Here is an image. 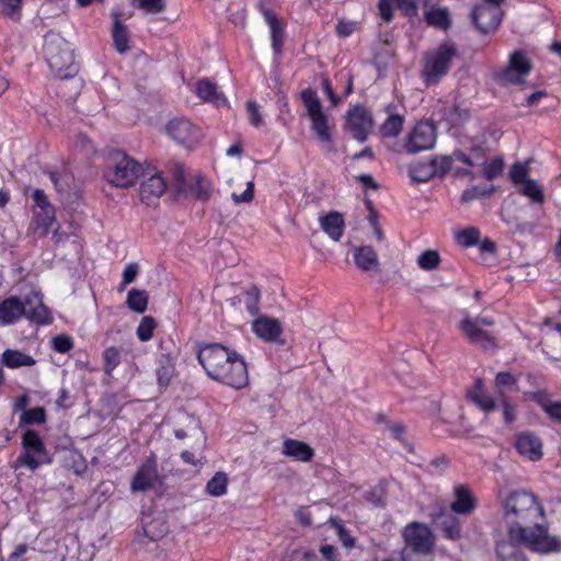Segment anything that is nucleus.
<instances>
[{"label":"nucleus","mask_w":561,"mask_h":561,"mask_svg":"<svg viewBox=\"0 0 561 561\" xmlns=\"http://www.w3.org/2000/svg\"><path fill=\"white\" fill-rule=\"evenodd\" d=\"M502 508L510 539L523 542L527 549L540 554L561 551V541L549 535L543 524L545 508L533 492H511L503 501Z\"/></svg>","instance_id":"1"},{"label":"nucleus","mask_w":561,"mask_h":561,"mask_svg":"<svg viewBox=\"0 0 561 561\" xmlns=\"http://www.w3.org/2000/svg\"><path fill=\"white\" fill-rule=\"evenodd\" d=\"M21 317L39 324L49 322L50 313L44 305L41 294L31 293L23 300L16 296H11L0 304L1 324H12Z\"/></svg>","instance_id":"2"},{"label":"nucleus","mask_w":561,"mask_h":561,"mask_svg":"<svg viewBox=\"0 0 561 561\" xmlns=\"http://www.w3.org/2000/svg\"><path fill=\"white\" fill-rule=\"evenodd\" d=\"M44 54L56 77L70 79L78 73L79 67L75 61L73 49L59 34L48 32L45 35Z\"/></svg>","instance_id":"3"},{"label":"nucleus","mask_w":561,"mask_h":561,"mask_svg":"<svg viewBox=\"0 0 561 561\" xmlns=\"http://www.w3.org/2000/svg\"><path fill=\"white\" fill-rule=\"evenodd\" d=\"M144 172V167L138 161L123 151L115 150L108 157L105 176L111 184L127 187L133 185Z\"/></svg>","instance_id":"4"},{"label":"nucleus","mask_w":561,"mask_h":561,"mask_svg":"<svg viewBox=\"0 0 561 561\" xmlns=\"http://www.w3.org/2000/svg\"><path fill=\"white\" fill-rule=\"evenodd\" d=\"M172 185L180 195L194 196L203 202L210 197L209 182L199 173L190 174L179 161H172L169 165Z\"/></svg>","instance_id":"5"},{"label":"nucleus","mask_w":561,"mask_h":561,"mask_svg":"<svg viewBox=\"0 0 561 561\" xmlns=\"http://www.w3.org/2000/svg\"><path fill=\"white\" fill-rule=\"evenodd\" d=\"M456 56L457 48L450 43H443L436 50L427 54L422 71L426 85L436 84L448 72Z\"/></svg>","instance_id":"6"},{"label":"nucleus","mask_w":561,"mask_h":561,"mask_svg":"<svg viewBox=\"0 0 561 561\" xmlns=\"http://www.w3.org/2000/svg\"><path fill=\"white\" fill-rule=\"evenodd\" d=\"M24 453L16 459V466L27 467L35 471L42 465H49L53 458L48 455L45 444L34 430H25L22 435Z\"/></svg>","instance_id":"7"},{"label":"nucleus","mask_w":561,"mask_h":561,"mask_svg":"<svg viewBox=\"0 0 561 561\" xmlns=\"http://www.w3.org/2000/svg\"><path fill=\"white\" fill-rule=\"evenodd\" d=\"M301 100L307 108V114L311 121V128L321 142H331L332 133L329 115L323 111L321 101L317 92L307 88L301 92Z\"/></svg>","instance_id":"8"},{"label":"nucleus","mask_w":561,"mask_h":561,"mask_svg":"<svg viewBox=\"0 0 561 561\" xmlns=\"http://www.w3.org/2000/svg\"><path fill=\"white\" fill-rule=\"evenodd\" d=\"M408 552L424 557L431 556L434 550V536L431 529L423 523L413 522L407 525L402 531Z\"/></svg>","instance_id":"9"},{"label":"nucleus","mask_w":561,"mask_h":561,"mask_svg":"<svg viewBox=\"0 0 561 561\" xmlns=\"http://www.w3.org/2000/svg\"><path fill=\"white\" fill-rule=\"evenodd\" d=\"M238 354L236 351H230L218 343L207 344L202 347L197 353V359L205 369L209 378H214L217 373L227 364L228 359H232Z\"/></svg>","instance_id":"10"},{"label":"nucleus","mask_w":561,"mask_h":561,"mask_svg":"<svg viewBox=\"0 0 561 561\" xmlns=\"http://www.w3.org/2000/svg\"><path fill=\"white\" fill-rule=\"evenodd\" d=\"M232 356L234 357L228 359L213 379L231 388L241 389L249 382L248 367L239 354H232Z\"/></svg>","instance_id":"11"},{"label":"nucleus","mask_w":561,"mask_h":561,"mask_svg":"<svg viewBox=\"0 0 561 561\" xmlns=\"http://www.w3.org/2000/svg\"><path fill=\"white\" fill-rule=\"evenodd\" d=\"M345 118L353 137L359 142L366 141L374 126L371 112L362 105H355L346 113Z\"/></svg>","instance_id":"12"},{"label":"nucleus","mask_w":561,"mask_h":561,"mask_svg":"<svg viewBox=\"0 0 561 561\" xmlns=\"http://www.w3.org/2000/svg\"><path fill=\"white\" fill-rule=\"evenodd\" d=\"M260 12L263 14L266 24L270 27L271 45L274 53V58L278 60L283 54L286 31L285 22L280 20L277 14L265 7L264 1L260 0L257 3Z\"/></svg>","instance_id":"13"},{"label":"nucleus","mask_w":561,"mask_h":561,"mask_svg":"<svg viewBox=\"0 0 561 561\" xmlns=\"http://www.w3.org/2000/svg\"><path fill=\"white\" fill-rule=\"evenodd\" d=\"M503 18V12L497 5L480 3L471 12V20L476 28L482 34L495 31Z\"/></svg>","instance_id":"14"},{"label":"nucleus","mask_w":561,"mask_h":561,"mask_svg":"<svg viewBox=\"0 0 561 561\" xmlns=\"http://www.w3.org/2000/svg\"><path fill=\"white\" fill-rule=\"evenodd\" d=\"M430 516L432 523L440 528L446 539L456 541L461 538L460 520L445 505L436 504L432 508Z\"/></svg>","instance_id":"15"},{"label":"nucleus","mask_w":561,"mask_h":561,"mask_svg":"<svg viewBox=\"0 0 561 561\" xmlns=\"http://www.w3.org/2000/svg\"><path fill=\"white\" fill-rule=\"evenodd\" d=\"M167 130L175 141L190 149L195 147L202 138L201 130L184 118L171 119Z\"/></svg>","instance_id":"16"},{"label":"nucleus","mask_w":561,"mask_h":561,"mask_svg":"<svg viewBox=\"0 0 561 561\" xmlns=\"http://www.w3.org/2000/svg\"><path fill=\"white\" fill-rule=\"evenodd\" d=\"M531 70V62L523 51H515L511 55L507 66L499 76L503 84H516L524 82V77Z\"/></svg>","instance_id":"17"},{"label":"nucleus","mask_w":561,"mask_h":561,"mask_svg":"<svg viewBox=\"0 0 561 561\" xmlns=\"http://www.w3.org/2000/svg\"><path fill=\"white\" fill-rule=\"evenodd\" d=\"M436 141V127L431 122L417 124L410 134L409 141L405 145L409 153H416L434 147Z\"/></svg>","instance_id":"18"},{"label":"nucleus","mask_w":561,"mask_h":561,"mask_svg":"<svg viewBox=\"0 0 561 561\" xmlns=\"http://www.w3.org/2000/svg\"><path fill=\"white\" fill-rule=\"evenodd\" d=\"M459 329L471 344L483 350L496 348L495 337L490 332L478 327L477 322H473V319L468 313L459 322Z\"/></svg>","instance_id":"19"},{"label":"nucleus","mask_w":561,"mask_h":561,"mask_svg":"<svg viewBox=\"0 0 561 561\" xmlns=\"http://www.w3.org/2000/svg\"><path fill=\"white\" fill-rule=\"evenodd\" d=\"M252 330L265 342H276L285 345V341L280 339L282 324L277 319L261 316L252 322Z\"/></svg>","instance_id":"20"},{"label":"nucleus","mask_w":561,"mask_h":561,"mask_svg":"<svg viewBox=\"0 0 561 561\" xmlns=\"http://www.w3.org/2000/svg\"><path fill=\"white\" fill-rule=\"evenodd\" d=\"M515 447L517 451L531 461H538L542 458V442L538 435L533 432H522L516 436Z\"/></svg>","instance_id":"21"},{"label":"nucleus","mask_w":561,"mask_h":561,"mask_svg":"<svg viewBox=\"0 0 561 561\" xmlns=\"http://www.w3.org/2000/svg\"><path fill=\"white\" fill-rule=\"evenodd\" d=\"M355 265L363 272H379L380 263L377 252L370 245H360L354 248L353 252Z\"/></svg>","instance_id":"22"},{"label":"nucleus","mask_w":561,"mask_h":561,"mask_svg":"<svg viewBox=\"0 0 561 561\" xmlns=\"http://www.w3.org/2000/svg\"><path fill=\"white\" fill-rule=\"evenodd\" d=\"M466 397L484 413H490L496 409L494 400L485 391L483 381L480 378L476 379L473 386L467 389Z\"/></svg>","instance_id":"23"},{"label":"nucleus","mask_w":561,"mask_h":561,"mask_svg":"<svg viewBox=\"0 0 561 561\" xmlns=\"http://www.w3.org/2000/svg\"><path fill=\"white\" fill-rule=\"evenodd\" d=\"M165 188V180L161 175L152 174L140 184V199L147 205H150L164 193Z\"/></svg>","instance_id":"24"},{"label":"nucleus","mask_w":561,"mask_h":561,"mask_svg":"<svg viewBox=\"0 0 561 561\" xmlns=\"http://www.w3.org/2000/svg\"><path fill=\"white\" fill-rule=\"evenodd\" d=\"M391 2H396L398 9L408 18L417 15L416 0H379V14L383 21L390 22L393 18Z\"/></svg>","instance_id":"25"},{"label":"nucleus","mask_w":561,"mask_h":561,"mask_svg":"<svg viewBox=\"0 0 561 561\" xmlns=\"http://www.w3.org/2000/svg\"><path fill=\"white\" fill-rule=\"evenodd\" d=\"M283 455L296 461L309 462L314 457V450L305 442L286 438L283 442Z\"/></svg>","instance_id":"26"},{"label":"nucleus","mask_w":561,"mask_h":561,"mask_svg":"<svg viewBox=\"0 0 561 561\" xmlns=\"http://www.w3.org/2000/svg\"><path fill=\"white\" fill-rule=\"evenodd\" d=\"M321 229L333 240L340 241L344 233V218L339 211H330L319 218Z\"/></svg>","instance_id":"27"},{"label":"nucleus","mask_w":561,"mask_h":561,"mask_svg":"<svg viewBox=\"0 0 561 561\" xmlns=\"http://www.w3.org/2000/svg\"><path fill=\"white\" fill-rule=\"evenodd\" d=\"M456 501L450 504V512L456 514H470L477 506V501L466 485L455 488Z\"/></svg>","instance_id":"28"},{"label":"nucleus","mask_w":561,"mask_h":561,"mask_svg":"<svg viewBox=\"0 0 561 561\" xmlns=\"http://www.w3.org/2000/svg\"><path fill=\"white\" fill-rule=\"evenodd\" d=\"M196 93L203 101L210 102L216 106H220L227 103L224 94L218 91L216 83L210 81L208 78H203L197 81Z\"/></svg>","instance_id":"29"},{"label":"nucleus","mask_w":561,"mask_h":561,"mask_svg":"<svg viewBox=\"0 0 561 561\" xmlns=\"http://www.w3.org/2000/svg\"><path fill=\"white\" fill-rule=\"evenodd\" d=\"M424 20L430 26L447 31L451 26V18L446 7H428L424 13Z\"/></svg>","instance_id":"30"},{"label":"nucleus","mask_w":561,"mask_h":561,"mask_svg":"<svg viewBox=\"0 0 561 561\" xmlns=\"http://www.w3.org/2000/svg\"><path fill=\"white\" fill-rule=\"evenodd\" d=\"M111 15L114 20L112 30L114 46L118 53L124 54L129 49V35L127 26L119 20V12L113 11Z\"/></svg>","instance_id":"31"},{"label":"nucleus","mask_w":561,"mask_h":561,"mask_svg":"<svg viewBox=\"0 0 561 561\" xmlns=\"http://www.w3.org/2000/svg\"><path fill=\"white\" fill-rule=\"evenodd\" d=\"M528 397L541 407L551 421L561 423V401L550 400L548 394L542 391L530 392Z\"/></svg>","instance_id":"32"},{"label":"nucleus","mask_w":561,"mask_h":561,"mask_svg":"<svg viewBox=\"0 0 561 561\" xmlns=\"http://www.w3.org/2000/svg\"><path fill=\"white\" fill-rule=\"evenodd\" d=\"M520 546L524 543L508 538L496 545V554L501 561H527Z\"/></svg>","instance_id":"33"},{"label":"nucleus","mask_w":561,"mask_h":561,"mask_svg":"<svg viewBox=\"0 0 561 561\" xmlns=\"http://www.w3.org/2000/svg\"><path fill=\"white\" fill-rule=\"evenodd\" d=\"M157 477L156 466L153 463H146L141 466L131 481L133 491H146L150 489Z\"/></svg>","instance_id":"34"},{"label":"nucleus","mask_w":561,"mask_h":561,"mask_svg":"<svg viewBox=\"0 0 561 561\" xmlns=\"http://www.w3.org/2000/svg\"><path fill=\"white\" fill-rule=\"evenodd\" d=\"M190 422L193 425L190 431L184 428H176L174 431V436L179 439H183L188 436L194 437V444L192 445V448L195 450H203L206 446V437L201 431L199 421L192 417L190 419Z\"/></svg>","instance_id":"35"},{"label":"nucleus","mask_w":561,"mask_h":561,"mask_svg":"<svg viewBox=\"0 0 561 561\" xmlns=\"http://www.w3.org/2000/svg\"><path fill=\"white\" fill-rule=\"evenodd\" d=\"M435 164L432 160L428 162H417L409 167V176L414 183H425L436 176Z\"/></svg>","instance_id":"36"},{"label":"nucleus","mask_w":561,"mask_h":561,"mask_svg":"<svg viewBox=\"0 0 561 561\" xmlns=\"http://www.w3.org/2000/svg\"><path fill=\"white\" fill-rule=\"evenodd\" d=\"M2 362L9 368H19L22 366H33L35 359L16 350H5L2 354Z\"/></svg>","instance_id":"37"},{"label":"nucleus","mask_w":561,"mask_h":561,"mask_svg":"<svg viewBox=\"0 0 561 561\" xmlns=\"http://www.w3.org/2000/svg\"><path fill=\"white\" fill-rule=\"evenodd\" d=\"M174 374V358L170 354L161 355L157 368V380L160 386L167 387Z\"/></svg>","instance_id":"38"},{"label":"nucleus","mask_w":561,"mask_h":561,"mask_svg":"<svg viewBox=\"0 0 561 561\" xmlns=\"http://www.w3.org/2000/svg\"><path fill=\"white\" fill-rule=\"evenodd\" d=\"M126 304L130 310L137 313L146 311L148 306V294L146 290L133 288L127 295Z\"/></svg>","instance_id":"39"},{"label":"nucleus","mask_w":561,"mask_h":561,"mask_svg":"<svg viewBox=\"0 0 561 561\" xmlns=\"http://www.w3.org/2000/svg\"><path fill=\"white\" fill-rule=\"evenodd\" d=\"M55 219V209L39 210L34 216L35 232H37L39 237L46 236Z\"/></svg>","instance_id":"40"},{"label":"nucleus","mask_w":561,"mask_h":561,"mask_svg":"<svg viewBox=\"0 0 561 561\" xmlns=\"http://www.w3.org/2000/svg\"><path fill=\"white\" fill-rule=\"evenodd\" d=\"M444 118L450 126L455 127L465 123L469 118V111L459 104H454L444 108Z\"/></svg>","instance_id":"41"},{"label":"nucleus","mask_w":561,"mask_h":561,"mask_svg":"<svg viewBox=\"0 0 561 561\" xmlns=\"http://www.w3.org/2000/svg\"><path fill=\"white\" fill-rule=\"evenodd\" d=\"M403 117L400 115H390L380 126V134L385 138L397 137L403 127Z\"/></svg>","instance_id":"42"},{"label":"nucleus","mask_w":561,"mask_h":561,"mask_svg":"<svg viewBox=\"0 0 561 561\" xmlns=\"http://www.w3.org/2000/svg\"><path fill=\"white\" fill-rule=\"evenodd\" d=\"M227 474L219 471L207 482L206 490L213 496H221L227 492Z\"/></svg>","instance_id":"43"},{"label":"nucleus","mask_w":561,"mask_h":561,"mask_svg":"<svg viewBox=\"0 0 561 561\" xmlns=\"http://www.w3.org/2000/svg\"><path fill=\"white\" fill-rule=\"evenodd\" d=\"M520 194L531 198L535 203H543L545 195L542 186L535 180L529 179L522 184Z\"/></svg>","instance_id":"44"},{"label":"nucleus","mask_w":561,"mask_h":561,"mask_svg":"<svg viewBox=\"0 0 561 561\" xmlns=\"http://www.w3.org/2000/svg\"><path fill=\"white\" fill-rule=\"evenodd\" d=\"M440 261L438 251L426 250L419 255L417 265L424 271H433L438 267Z\"/></svg>","instance_id":"45"},{"label":"nucleus","mask_w":561,"mask_h":561,"mask_svg":"<svg viewBox=\"0 0 561 561\" xmlns=\"http://www.w3.org/2000/svg\"><path fill=\"white\" fill-rule=\"evenodd\" d=\"M456 240L463 248L473 247L480 242V231L476 227L462 229L456 234Z\"/></svg>","instance_id":"46"},{"label":"nucleus","mask_w":561,"mask_h":561,"mask_svg":"<svg viewBox=\"0 0 561 561\" xmlns=\"http://www.w3.org/2000/svg\"><path fill=\"white\" fill-rule=\"evenodd\" d=\"M46 421V411L44 408H33L30 410H24L20 417V425L27 424H43Z\"/></svg>","instance_id":"47"},{"label":"nucleus","mask_w":561,"mask_h":561,"mask_svg":"<svg viewBox=\"0 0 561 561\" xmlns=\"http://www.w3.org/2000/svg\"><path fill=\"white\" fill-rule=\"evenodd\" d=\"M156 327H157V322L153 317H151V316L144 317L136 330L137 337L141 342L149 341L152 337L153 330L156 329Z\"/></svg>","instance_id":"48"},{"label":"nucleus","mask_w":561,"mask_h":561,"mask_svg":"<svg viewBox=\"0 0 561 561\" xmlns=\"http://www.w3.org/2000/svg\"><path fill=\"white\" fill-rule=\"evenodd\" d=\"M131 4L146 13H160L167 7L164 0H133Z\"/></svg>","instance_id":"49"},{"label":"nucleus","mask_w":561,"mask_h":561,"mask_svg":"<svg viewBox=\"0 0 561 561\" xmlns=\"http://www.w3.org/2000/svg\"><path fill=\"white\" fill-rule=\"evenodd\" d=\"M504 168V161L502 158H493L489 162H485L483 165V176L492 181L497 178Z\"/></svg>","instance_id":"50"},{"label":"nucleus","mask_w":561,"mask_h":561,"mask_svg":"<svg viewBox=\"0 0 561 561\" xmlns=\"http://www.w3.org/2000/svg\"><path fill=\"white\" fill-rule=\"evenodd\" d=\"M493 191H494L493 186H488V187L486 186L485 187L472 186L471 188H468L462 192L461 202L462 203H471L472 201H474L479 197L489 196Z\"/></svg>","instance_id":"51"},{"label":"nucleus","mask_w":561,"mask_h":561,"mask_svg":"<svg viewBox=\"0 0 561 561\" xmlns=\"http://www.w3.org/2000/svg\"><path fill=\"white\" fill-rule=\"evenodd\" d=\"M103 359L105 371L111 374L119 364V350L114 346L106 348L103 354Z\"/></svg>","instance_id":"52"},{"label":"nucleus","mask_w":561,"mask_h":561,"mask_svg":"<svg viewBox=\"0 0 561 561\" xmlns=\"http://www.w3.org/2000/svg\"><path fill=\"white\" fill-rule=\"evenodd\" d=\"M432 163L435 164L436 168V176H444L446 175L453 168L454 157L450 156H436L431 159Z\"/></svg>","instance_id":"53"},{"label":"nucleus","mask_w":561,"mask_h":561,"mask_svg":"<svg viewBox=\"0 0 561 561\" xmlns=\"http://www.w3.org/2000/svg\"><path fill=\"white\" fill-rule=\"evenodd\" d=\"M527 174L528 168L527 165L522 163H514L510 171V178L515 185L523 184L525 181L529 180V178H527Z\"/></svg>","instance_id":"54"},{"label":"nucleus","mask_w":561,"mask_h":561,"mask_svg":"<svg viewBox=\"0 0 561 561\" xmlns=\"http://www.w3.org/2000/svg\"><path fill=\"white\" fill-rule=\"evenodd\" d=\"M259 301H260V290L256 286H252L247 291V309L252 314L255 316L259 313Z\"/></svg>","instance_id":"55"},{"label":"nucleus","mask_w":561,"mask_h":561,"mask_svg":"<svg viewBox=\"0 0 561 561\" xmlns=\"http://www.w3.org/2000/svg\"><path fill=\"white\" fill-rule=\"evenodd\" d=\"M53 348L58 353H67L73 347V341L70 336L60 334L53 339Z\"/></svg>","instance_id":"56"},{"label":"nucleus","mask_w":561,"mask_h":561,"mask_svg":"<svg viewBox=\"0 0 561 561\" xmlns=\"http://www.w3.org/2000/svg\"><path fill=\"white\" fill-rule=\"evenodd\" d=\"M21 0H0V13L2 15L14 18L20 12Z\"/></svg>","instance_id":"57"},{"label":"nucleus","mask_w":561,"mask_h":561,"mask_svg":"<svg viewBox=\"0 0 561 561\" xmlns=\"http://www.w3.org/2000/svg\"><path fill=\"white\" fill-rule=\"evenodd\" d=\"M332 524L335 526V528H336V530H337L339 539H340V541L343 543V546H345L346 548H352V547H354L355 540H354V538L351 536V534L348 533V530H346V529L344 528V526H343L340 522H336V520H333V519H332Z\"/></svg>","instance_id":"58"},{"label":"nucleus","mask_w":561,"mask_h":561,"mask_svg":"<svg viewBox=\"0 0 561 561\" xmlns=\"http://www.w3.org/2000/svg\"><path fill=\"white\" fill-rule=\"evenodd\" d=\"M233 202L236 204H240V203H250L253 201V197H254V183L253 181H249L247 183V188L243 193L241 194H237V193H232L231 195Z\"/></svg>","instance_id":"59"},{"label":"nucleus","mask_w":561,"mask_h":561,"mask_svg":"<svg viewBox=\"0 0 561 561\" xmlns=\"http://www.w3.org/2000/svg\"><path fill=\"white\" fill-rule=\"evenodd\" d=\"M516 378L506 371H501L495 376V386L501 390L502 388L508 387L512 388L516 386Z\"/></svg>","instance_id":"60"},{"label":"nucleus","mask_w":561,"mask_h":561,"mask_svg":"<svg viewBox=\"0 0 561 561\" xmlns=\"http://www.w3.org/2000/svg\"><path fill=\"white\" fill-rule=\"evenodd\" d=\"M33 201L36 206L41 208V210L55 209L53 205L49 203L48 197L46 196L43 190H35L32 194Z\"/></svg>","instance_id":"61"},{"label":"nucleus","mask_w":561,"mask_h":561,"mask_svg":"<svg viewBox=\"0 0 561 561\" xmlns=\"http://www.w3.org/2000/svg\"><path fill=\"white\" fill-rule=\"evenodd\" d=\"M139 272V265L137 263H129L125 266L123 272V282L122 286H126L130 283H133Z\"/></svg>","instance_id":"62"},{"label":"nucleus","mask_w":561,"mask_h":561,"mask_svg":"<svg viewBox=\"0 0 561 561\" xmlns=\"http://www.w3.org/2000/svg\"><path fill=\"white\" fill-rule=\"evenodd\" d=\"M247 108L250 117V123L255 127L261 126L263 119L259 110V105L255 102L249 101L247 103Z\"/></svg>","instance_id":"63"},{"label":"nucleus","mask_w":561,"mask_h":561,"mask_svg":"<svg viewBox=\"0 0 561 561\" xmlns=\"http://www.w3.org/2000/svg\"><path fill=\"white\" fill-rule=\"evenodd\" d=\"M49 179L58 192L67 191L68 183L59 172H56V171L49 172Z\"/></svg>","instance_id":"64"}]
</instances>
